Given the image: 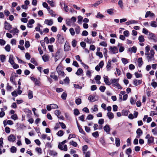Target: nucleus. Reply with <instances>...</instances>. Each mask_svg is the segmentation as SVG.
<instances>
[{
    "mask_svg": "<svg viewBox=\"0 0 157 157\" xmlns=\"http://www.w3.org/2000/svg\"><path fill=\"white\" fill-rule=\"evenodd\" d=\"M109 49V53L111 54H114L117 53L118 52V49L115 46H110Z\"/></svg>",
    "mask_w": 157,
    "mask_h": 157,
    "instance_id": "f03ea898",
    "label": "nucleus"
},
{
    "mask_svg": "<svg viewBox=\"0 0 157 157\" xmlns=\"http://www.w3.org/2000/svg\"><path fill=\"white\" fill-rule=\"evenodd\" d=\"M43 61L45 62L48 61L49 58V56L48 55H44L42 56Z\"/></svg>",
    "mask_w": 157,
    "mask_h": 157,
    "instance_id": "5701e85b",
    "label": "nucleus"
},
{
    "mask_svg": "<svg viewBox=\"0 0 157 157\" xmlns=\"http://www.w3.org/2000/svg\"><path fill=\"white\" fill-rule=\"evenodd\" d=\"M70 32L72 36H73L75 34V31L73 28H71L69 29Z\"/></svg>",
    "mask_w": 157,
    "mask_h": 157,
    "instance_id": "bf43d9fd",
    "label": "nucleus"
},
{
    "mask_svg": "<svg viewBox=\"0 0 157 157\" xmlns=\"http://www.w3.org/2000/svg\"><path fill=\"white\" fill-rule=\"evenodd\" d=\"M102 2V0L98 1H97L93 5V6H94V7H96L97 6H98Z\"/></svg>",
    "mask_w": 157,
    "mask_h": 157,
    "instance_id": "e433bc0d",
    "label": "nucleus"
},
{
    "mask_svg": "<svg viewBox=\"0 0 157 157\" xmlns=\"http://www.w3.org/2000/svg\"><path fill=\"white\" fill-rule=\"evenodd\" d=\"M56 70L59 75L62 77H64L65 75L64 72L62 71L61 67L58 66L56 68Z\"/></svg>",
    "mask_w": 157,
    "mask_h": 157,
    "instance_id": "7ed1b4c3",
    "label": "nucleus"
},
{
    "mask_svg": "<svg viewBox=\"0 0 157 157\" xmlns=\"http://www.w3.org/2000/svg\"><path fill=\"white\" fill-rule=\"evenodd\" d=\"M74 114L75 115H78L80 113L78 109H74Z\"/></svg>",
    "mask_w": 157,
    "mask_h": 157,
    "instance_id": "774afa93",
    "label": "nucleus"
},
{
    "mask_svg": "<svg viewBox=\"0 0 157 157\" xmlns=\"http://www.w3.org/2000/svg\"><path fill=\"white\" fill-rule=\"evenodd\" d=\"M117 46L119 47V52H123L124 50V47L122 46V44L120 43H118Z\"/></svg>",
    "mask_w": 157,
    "mask_h": 157,
    "instance_id": "b1692460",
    "label": "nucleus"
},
{
    "mask_svg": "<svg viewBox=\"0 0 157 157\" xmlns=\"http://www.w3.org/2000/svg\"><path fill=\"white\" fill-rule=\"evenodd\" d=\"M148 38L154 40H155V34L152 33H149V34H148Z\"/></svg>",
    "mask_w": 157,
    "mask_h": 157,
    "instance_id": "4468645a",
    "label": "nucleus"
},
{
    "mask_svg": "<svg viewBox=\"0 0 157 157\" xmlns=\"http://www.w3.org/2000/svg\"><path fill=\"white\" fill-rule=\"evenodd\" d=\"M28 96L29 99H32L33 98V92L30 90H29L28 93Z\"/></svg>",
    "mask_w": 157,
    "mask_h": 157,
    "instance_id": "2f4dec72",
    "label": "nucleus"
},
{
    "mask_svg": "<svg viewBox=\"0 0 157 157\" xmlns=\"http://www.w3.org/2000/svg\"><path fill=\"white\" fill-rule=\"evenodd\" d=\"M136 133L137 134V136H136V138H140V136L143 134V132L140 128H139L137 130Z\"/></svg>",
    "mask_w": 157,
    "mask_h": 157,
    "instance_id": "1a4fd4ad",
    "label": "nucleus"
},
{
    "mask_svg": "<svg viewBox=\"0 0 157 157\" xmlns=\"http://www.w3.org/2000/svg\"><path fill=\"white\" fill-rule=\"evenodd\" d=\"M146 52L145 53V55H148L149 52L150 50V47L149 46H146L145 48Z\"/></svg>",
    "mask_w": 157,
    "mask_h": 157,
    "instance_id": "79ce46f5",
    "label": "nucleus"
},
{
    "mask_svg": "<svg viewBox=\"0 0 157 157\" xmlns=\"http://www.w3.org/2000/svg\"><path fill=\"white\" fill-rule=\"evenodd\" d=\"M80 27L78 25L77 26L75 29V30L76 33L77 34H79L80 32Z\"/></svg>",
    "mask_w": 157,
    "mask_h": 157,
    "instance_id": "7c9ffc66",
    "label": "nucleus"
},
{
    "mask_svg": "<svg viewBox=\"0 0 157 157\" xmlns=\"http://www.w3.org/2000/svg\"><path fill=\"white\" fill-rule=\"evenodd\" d=\"M16 148L14 146H12L10 148V151L13 153H16Z\"/></svg>",
    "mask_w": 157,
    "mask_h": 157,
    "instance_id": "ea45409f",
    "label": "nucleus"
},
{
    "mask_svg": "<svg viewBox=\"0 0 157 157\" xmlns=\"http://www.w3.org/2000/svg\"><path fill=\"white\" fill-rule=\"evenodd\" d=\"M107 116L110 120L113 119L114 117L113 113L111 112H108L107 113Z\"/></svg>",
    "mask_w": 157,
    "mask_h": 157,
    "instance_id": "2eb2a0df",
    "label": "nucleus"
},
{
    "mask_svg": "<svg viewBox=\"0 0 157 157\" xmlns=\"http://www.w3.org/2000/svg\"><path fill=\"white\" fill-rule=\"evenodd\" d=\"M138 40L140 42H143L145 41L144 36L143 35L140 36L138 37Z\"/></svg>",
    "mask_w": 157,
    "mask_h": 157,
    "instance_id": "c85d7f7f",
    "label": "nucleus"
},
{
    "mask_svg": "<svg viewBox=\"0 0 157 157\" xmlns=\"http://www.w3.org/2000/svg\"><path fill=\"white\" fill-rule=\"evenodd\" d=\"M104 129L107 134L110 133V128L109 125L106 124L104 127Z\"/></svg>",
    "mask_w": 157,
    "mask_h": 157,
    "instance_id": "ddd939ff",
    "label": "nucleus"
},
{
    "mask_svg": "<svg viewBox=\"0 0 157 157\" xmlns=\"http://www.w3.org/2000/svg\"><path fill=\"white\" fill-rule=\"evenodd\" d=\"M83 154L85 155V157H90V152L89 151L83 153Z\"/></svg>",
    "mask_w": 157,
    "mask_h": 157,
    "instance_id": "c9c22d12",
    "label": "nucleus"
},
{
    "mask_svg": "<svg viewBox=\"0 0 157 157\" xmlns=\"http://www.w3.org/2000/svg\"><path fill=\"white\" fill-rule=\"evenodd\" d=\"M10 45L9 44H8L7 45H6L5 48V50L7 51V52H10Z\"/></svg>",
    "mask_w": 157,
    "mask_h": 157,
    "instance_id": "8fccbe9b",
    "label": "nucleus"
},
{
    "mask_svg": "<svg viewBox=\"0 0 157 157\" xmlns=\"http://www.w3.org/2000/svg\"><path fill=\"white\" fill-rule=\"evenodd\" d=\"M40 44L42 46L43 48H44V50H45L46 49V46L45 45V43L44 41V40H41L40 41Z\"/></svg>",
    "mask_w": 157,
    "mask_h": 157,
    "instance_id": "37998d69",
    "label": "nucleus"
},
{
    "mask_svg": "<svg viewBox=\"0 0 157 157\" xmlns=\"http://www.w3.org/2000/svg\"><path fill=\"white\" fill-rule=\"evenodd\" d=\"M133 84L136 86L141 84L142 83V80H138L136 79H135L133 80Z\"/></svg>",
    "mask_w": 157,
    "mask_h": 157,
    "instance_id": "0eeeda50",
    "label": "nucleus"
},
{
    "mask_svg": "<svg viewBox=\"0 0 157 157\" xmlns=\"http://www.w3.org/2000/svg\"><path fill=\"white\" fill-rule=\"evenodd\" d=\"M70 145H72L74 147H76L78 145L77 144L76 142H75L73 141H71L70 142Z\"/></svg>",
    "mask_w": 157,
    "mask_h": 157,
    "instance_id": "6e6d98bb",
    "label": "nucleus"
},
{
    "mask_svg": "<svg viewBox=\"0 0 157 157\" xmlns=\"http://www.w3.org/2000/svg\"><path fill=\"white\" fill-rule=\"evenodd\" d=\"M63 81L64 83L67 84L69 83L70 81V80L69 78L67 77H66L64 79Z\"/></svg>",
    "mask_w": 157,
    "mask_h": 157,
    "instance_id": "680f3d73",
    "label": "nucleus"
},
{
    "mask_svg": "<svg viewBox=\"0 0 157 157\" xmlns=\"http://www.w3.org/2000/svg\"><path fill=\"white\" fill-rule=\"evenodd\" d=\"M151 132L154 135H157V127L152 129Z\"/></svg>",
    "mask_w": 157,
    "mask_h": 157,
    "instance_id": "49530a36",
    "label": "nucleus"
},
{
    "mask_svg": "<svg viewBox=\"0 0 157 157\" xmlns=\"http://www.w3.org/2000/svg\"><path fill=\"white\" fill-rule=\"evenodd\" d=\"M35 21L33 19H31L30 20L27 24V26L29 28L32 27V24L34 23Z\"/></svg>",
    "mask_w": 157,
    "mask_h": 157,
    "instance_id": "a211bd4d",
    "label": "nucleus"
},
{
    "mask_svg": "<svg viewBox=\"0 0 157 157\" xmlns=\"http://www.w3.org/2000/svg\"><path fill=\"white\" fill-rule=\"evenodd\" d=\"M155 14L153 13H151L150 11H147L145 15V17L147 18L148 16L152 17L154 16Z\"/></svg>",
    "mask_w": 157,
    "mask_h": 157,
    "instance_id": "4be33fe9",
    "label": "nucleus"
},
{
    "mask_svg": "<svg viewBox=\"0 0 157 157\" xmlns=\"http://www.w3.org/2000/svg\"><path fill=\"white\" fill-rule=\"evenodd\" d=\"M129 111L127 110H123L122 112V115L127 116L128 114Z\"/></svg>",
    "mask_w": 157,
    "mask_h": 157,
    "instance_id": "f704fd0d",
    "label": "nucleus"
},
{
    "mask_svg": "<svg viewBox=\"0 0 157 157\" xmlns=\"http://www.w3.org/2000/svg\"><path fill=\"white\" fill-rule=\"evenodd\" d=\"M8 139L10 142H13L16 140V137L13 135L11 134L8 136Z\"/></svg>",
    "mask_w": 157,
    "mask_h": 157,
    "instance_id": "9b49d317",
    "label": "nucleus"
},
{
    "mask_svg": "<svg viewBox=\"0 0 157 157\" xmlns=\"http://www.w3.org/2000/svg\"><path fill=\"white\" fill-rule=\"evenodd\" d=\"M78 128L79 130V132L80 133L82 134H85V133L83 129L80 126L78 127Z\"/></svg>",
    "mask_w": 157,
    "mask_h": 157,
    "instance_id": "de8ad7c7",
    "label": "nucleus"
},
{
    "mask_svg": "<svg viewBox=\"0 0 157 157\" xmlns=\"http://www.w3.org/2000/svg\"><path fill=\"white\" fill-rule=\"evenodd\" d=\"M56 39L58 42L59 43L62 42L64 40V39L63 37L61 36V34L59 33L57 34Z\"/></svg>",
    "mask_w": 157,
    "mask_h": 157,
    "instance_id": "f8f14e48",
    "label": "nucleus"
},
{
    "mask_svg": "<svg viewBox=\"0 0 157 157\" xmlns=\"http://www.w3.org/2000/svg\"><path fill=\"white\" fill-rule=\"evenodd\" d=\"M111 66V61L109 60L107 64L106 67L108 71H109L110 70Z\"/></svg>",
    "mask_w": 157,
    "mask_h": 157,
    "instance_id": "cd10ccee",
    "label": "nucleus"
},
{
    "mask_svg": "<svg viewBox=\"0 0 157 157\" xmlns=\"http://www.w3.org/2000/svg\"><path fill=\"white\" fill-rule=\"evenodd\" d=\"M137 62L138 66L140 67L143 64L142 58L141 57L139 58L137 60Z\"/></svg>",
    "mask_w": 157,
    "mask_h": 157,
    "instance_id": "aec40b11",
    "label": "nucleus"
},
{
    "mask_svg": "<svg viewBox=\"0 0 157 157\" xmlns=\"http://www.w3.org/2000/svg\"><path fill=\"white\" fill-rule=\"evenodd\" d=\"M121 61L124 64L127 63L128 62L127 59L124 58L121 59Z\"/></svg>",
    "mask_w": 157,
    "mask_h": 157,
    "instance_id": "09e8293b",
    "label": "nucleus"
},
{
    "mask_svg": "<svg viewBox=\"0 0 157 157\" xmlns=\"http://www.w3.org/2000/svg\"><path fill=\"white\" fill-rule=\"evenodd\" d=\"M83 72L81 68H79L78 69L77 71L76 72L75 74L79 75Z\"/></svg>",
    "mask_w": 157,
    "mask_h": 157,
    "instance_id": "473e14b6",
    "label": "nucleus"
},
{
    "mask_svg": "<svg viewBox=\"0 0 157 157\" xmlns=\"http://www.w3.org/2000/svg\"><path fill=\"white\" fill-rule=\"evenodd\" d=\"M53 20L52 19H46L44 21V23L48 25L51 26L53 24Z\"/></svg>",
    "mask_w": 157,
    "mask_h": 157,
    "instance_id": "423d86ee",
    "label": "nucleus"
},
{
    "mask_svg": "<svg viewBox=\"0 0 157 157\" xmlns=\"http://www.w3.org/2000/svg\"><path fill=\"white\" fill-rule=\"evenodd\" d=\"M78 24H81V22L83 19V17L81 16H79L78 17Z\"/></svg>",
    "mask_w": 157,
    "mask_h": 157,
    "instance_id": "c03bdc74",
    "label": "nucleus"
},
{
    "mask_svg": "<svg viewBox=\"0 0 157 157\" xmlns=\"http://www.w3.org/2000/svg\"><path fill=\"white\" fill-rule=\"evenodd\" d=\"M30 79L33 82L35 85L37 86H40L41 85V82L40 81V79H37V78H35L33 77H30Z\"/></svg>",
    "mask_w": 157,
    "mask_h": 157,
    "instance_id": "20e7f679",
    "label": "nucleus"
},
{
    "mask_svg": "<svg viewBox=\"0 0 157 157\" xmlns=\"http://www.w3.org/2000/svg\"><path fill=\"white\" fill-rule=\"evenodd\" d=\"M55 114L57 116H59L61 114V112L59 110H57L54 111Z\"/></svg>",
    "mask_w": 157,
    "mask_h": 157,
    "instance_id": "e2e57ef3",
    "label": "nucleus"
},
{
    "mask_svg": "<svg viewBox=\"0 0 157 157\" xmlns=\"http://www.w3.org/2000/svg\"><path fill=\"white\" fill-rule=\"evenodd\" d=\"M11 118L14 120H16L18 119V117L16 114H14L13 115L11 116Z\"/></svg>",
    "mask_w": 157,
    "mask_h": 157,
    "instance_id": "5fc2aeb1",
    "label": "nucleus"
},
{
    "mask_svg": "<svg viewBox=\"0 0 157 157\" xmlns=\"http://www.w3.org/2000/svg\"><path fill=\"white\" fill-rule=\"evenodd\" d=\"M145 139H147V143L151 144L154 143V137L149 134L147 135L145 137Z\"/></svg>",
    "mask_w": 157,
    "mask_h": 157,
    "instance_id": "39448f33",
    "label": "nucleus"
},
{
    "mask_svg": "<svg viewBox=\"0 0 157 157\" xmlns=\"http://www.w3.org/2000/svg\"><path fill=\"white\" fill-rule=\"evenodd\" d=\"M100 45L106 47L107 46V43L105 41H102L100 43Z\"/></svg>",
    "mask_w": 157,
    "mask_h": 157,
    "instance_id": "69168bd1",
    "label": "nucleus"
},
{
    "mask_svg": "<svg viewBox=\"0 0 157 157\" xmlns=\"http://www.w3.org/2000/svg\"><path fill=\"white\" fill-rule=\"evenodd\" d=\"M88 99L91 102H94L96 101L95 98V97L92 95H90L89 96Z\"/></svg>",
    "mask_w": 157,
    "mask_h": 157,
    "instance_id": "6ab92c4d",
    "label": "nucleus"
},
{
    "mask_svg": "<svg viewBox=\"0 0 157 157\" xmlns=\"http://www.w3.org/2000/svg\"><path fill=\"white\" fill-rule=\"evenodd\" d=\"M6 59L5 56L4 55H1L0 56V59L2 62H3Z\"/></svg>",
    "mask_w": 157,
    "mask_h": 157,
    "instance_id": "0e129e2a",
    "label": "nucleus"
},
{
    "mask_svg": "<svg viewBox=\"0 0 157 157\" xmlns=\"http://www.w3.org/2000/svg\"><path fill=\"white\" fill-rule=\"evenodd\" d=\"M67 97V94L65 92H63L62 94L61 97L63 100H65Z\"/></svg>",
    "mask_w": 157,
    "mask_h": 157,
    "instance_id": "3c124183",
    "label": "nucleus"
},
{
    "mask_svg": "<svg viewBox=\"0 0 157 157\" xmlns=\"http://www.w3.org/2000/svg\"><path fill=\"white\" fill-rule=\"evenodd\" d=\"M116 145L117 147H119L120 145V141L119 138H116L115 139Z\"/></svg>",
    "mask_w": 157,
    "mask_h": 157,
    "instance_id": "bb28decb",
    "label": "nucleus"
},
{
    "mask_svg": "<svg viewBox=\"0 0 157 157\" xmlns=\"http://www.w3.org/2000/svg\"><path fill=\"white\" fill-rule=\"evenodd\" d=\"M118 4L121 9H122L123 7V3L122 0H119L118 2Z\"/></svg>",
    "mask_w": 157,
    "mask_h": 157,
    "instance_id": "603ef678",
    "label": "nucleus"
},
{
    "mask_svg": "<svg viewBox=\"0 0 157 157\" xmlns=\"http://www.w3.org/2000/svg\"><path fill=\"white\" fill-rule=\"evenodd\" d=\"M4 28L6 30H10L12 28V25L6 21L5 22Z\"/></svg>",
    "mask_w": 157,
    "mask_h": 157,
    "instance_id": "9d476101",
    "label": "nucleus"
},
{
    "mask_svg": "<svg viewBox=\"0 0 157 157\" xmlns=\"http://www.w3.org/2000/svg\"><path fill=\"white\" fill-rule=\"evenodd\" d=\"M47 2L52 7H53L55 6L54 3V2L52 1L48 0Z\"/></svg>",
    "mask_w": 157,
    "mask_h": 157,
    "instance_id": "4c0bfd02",
    "label": "nucleus"
},
{
    "mask_svg": "<svg viewBox=\"0 0 157 157\" xmlns=\"http://www.w3.org/2000/svg\"><path fill=\"white\" fill-rule=\"evenodd\" d=\"M50 105L52 109H57L58 108V106L56 104H53Z\"/></svg>",
    "mask_w": 157,
    "mask_h": 157,
    "instance_id": "58836bf2",
    "label": "nucleus"
},
{
    "mask_svg": "<svg viewBox=\"0 0 157 157\" xmlns=\"http://www.w3.org/2000/svg\"><path fill=\"white\" fill-rule=\"evenodd\" d=\"M57 134L59 136H62L64 134V132L63 130H60L57 132Z\"/></svg>",
    "mask_w": 157,
    "mask_h": 157,
    "instance_id": "72a5a7b5",
    "label": "nucleus"
},
{
    "mask_svg": "<svg viewBox=\"0 0 157 157\" xmlns=\"http://www.w3.org/2000/svg\"><path fill=\"white\" fill-rule=\"evenodd\" d=\"M10 32L11 33H16L19 32V30L17 29H14L13 30L10 31Z\"/></svg>",
    "mask_w": 157,
    "mask_h": 157,
    "instance_id": "a19ab883",
    "label": "nucleus"
},
{
    "mask_svg": "<svg viewBox=\"0 0 157 157\" xmlns=\"http://www.w3.org/2000/svg\"><path fill=\"white\" fill-rule=\"evenodd\" d=\"M147 55V58L149 62H150L152 60H154V56L150 55V54Z\"/></svg>",
    "mask_w": 157,
    "mask_h": 157,
    "instance_id": "412c9836",
    "label": "nucleus"
},
{
    "mask_svg": "<svg viewBox=\"0 0 157 157\" xmlns=\"http://www.w3.org/2000/svg\"><path fill=\"white\" fill-rule=\"evenodd\" d=\"M132 151L131 149L129 148L126 150L125 153L127 155H129L132 153Z\"/></svg>",
    "mask_w": 157,
    "mask_h": 157,
    "instance_id": "052dcab7",
    "label": "nucleus"
},
{
    "mask_svg": "<svg viewBox=\"0 0 157 157\" xmlns=\"http://www.w3.org/2000/svg\"><path fill=\"white\" fill-rule=\"evenodd\" d=\"M150 25L153 27L156 28L157 27V23L155 21H152L151 22Z\"/></svg>",
    "mask_w": 157,
    "mask_h": 157,
    "instance_id": "a878e982",
    "label": "nucleus"
},
{
    "mask_svg": "<svg viewBox=\"0 0 157 157\" xmlns=\"http://www.w3.org/2000/svg\"><path fill=\"white\" fill-rule=\"evenodd\" d=\"M49 13L52 17H55L56 15L55 12H53L52 10H49Z\"/></svg>",
    "mask_w": 157,
    "mask_h": 157,
    "instance_id": "4d7b16f0",
    "label": "nucleus"
},
{
    "mask_svg": "<svg viewBox=\"0 0 157 157\" xmlns=\"http://www.w3.org/2000/svg\"><path fill=\"white\" fill-rule=\"evenodd\" d=\"M59 53L60 52L59 51H58L56 53L54 58V60L55 62H57L58 60V59L57 58V57L58 56V55L59 54Z\"/></svg>",
    "mask_w": 157,
    "mask_h": 157,
    "instance_id": "a18cd8bd",
    "label": "nucleus"
},
{
    "mask_svg": "<svg viewBox=\"0 0 157 157\" xmlns=\"http://www.w3.org/2000/svg\"><path fill=\"white\" fill-rule=\"evenodd\" d=\"M104 81L105 83L107 85H110L111 84V82L109 81V78L107 76L104 75Z\"/></svg>",
    "mask_w": 157,
    "mask_h": 157,
    "instance_id": "6e6552de",
    "label": "nucleus"
},
{
    "mask_svg": "<svg viewBox=\"0 0 157 157\" xmlns=\"http://www.w3.org/2000/svg\"><path fill=\"white\" fill-rule=\"evenodd\" d=\"M98 105H94V107L92 108L91 109V112L92 113L98 112Z\"/></svg>",
    "mask_w": 157,
    "mask_h": 157,
    "instance_id": "f3484780",
    "label": "nucleus"
},
{
    "mask_svg": "<svg viewBox=\"0 0 157 157\" xmlns=\"http://www.w3.org/2000/svg\"><path fill=\"white\" fill-rule=\"evenodd\" d=\"M110 81L111 84H112L113 86H116L118 89H122V87L118 83V79L112 78L111 79Z\"/></svg>",
    "mask_w": 157,
    "mask_h": 157,
    "instance_id": "f257e3e1",
    "label": "nucleus"
},
{
    "mask_svg": "<svg viewBox=\"0 0 157 157\" xmlns=\"http://www.w3.org/2000/svg\"><path fill=\"white\" fill-rule=\"evenodd\" d=\"M1 109L2 110V111L0 112V117H3L4 116V115H5V113L3 111V108H1Z\"/></svg>",
    "mask_w": 157,
    "mask_h": 157,
    "instance_id": "864d4df0",
    "label": "nucleus"
},
{
    "mask_svg": "<svg viewBox=\"0 0 157 157\" xmlns=\"http://www.w3.org/2000/svg\"><path fill=\"white\" fill-rule=\"evenodd\" d=\"M75 103L78 105H79L81 103V100L80 98H78L75 100Z\"/></svg>",
    "mask_w": 157,
    "mask_h": 157,
    "instance_id": "338daca9",
    "label": "nucleus"
},
{
    "mask_svg": "<svg viewBox=\"0 0 157 157\" xmlns=\"http://www.w3.org/2000/svg\"><path fill=\"white\" fill-rule=\"evenodd\" d=\"M84 40L86 43L88 44H91L94 43V41H93L92 39H89L88 38H87L85 39Z\"/></svg>",
    "mask_w": 157,
    "mask_h": 157,
    "instance_id": "c756f323",
    "label": "nucleus"
},
{
    "mask_svg": "<svg viewBox=\"0 0 157 157\" xmlns=\"http://www.w3.org/2000/svg\"><path fill=\"white\" fill-rule=\"evenodd\" d=\"M50 77L53 79L55 81H57L58 80V76L56 75L55 72H52L50 75Z\"/></svg>",
    "mask_w": 157,
    "mask_h": 157,
    "instance_id": "dca6fc26",
    "label": "nucleus"
},
{
    "mask_svg": "<svg viewBox=\"0 0 157 157\" xmlns=\"http://www.w3.org/2000/svg\"><path fill=\"white\" fill-rule=\"evenodd\" d=\"M100 141L102 145L104 146L105 144V140L103 138H101L100 140Z\"/></svg>",
    "mask_w": 157,
    "mask_h": 157,
    "instance_id": "13d9d810",
    "label": "nucleus"
},
{
    "mask_svg": "<svg viewBox=\"0 0 157 157\" xmlns=\"http://www.w3.org/2000/svg\"><path fill=\"white\" fill-rule=\"evenodd\" d=\"M13 56L12 55H10L9 57V62L11 65H13L14 64V62L13 59Z\"/></svg>",
    "mask_w": 157,
    "mask_h": 157,
    "instance_id": "393cba45",
    "label": "nucleus"
}]
</instances>
